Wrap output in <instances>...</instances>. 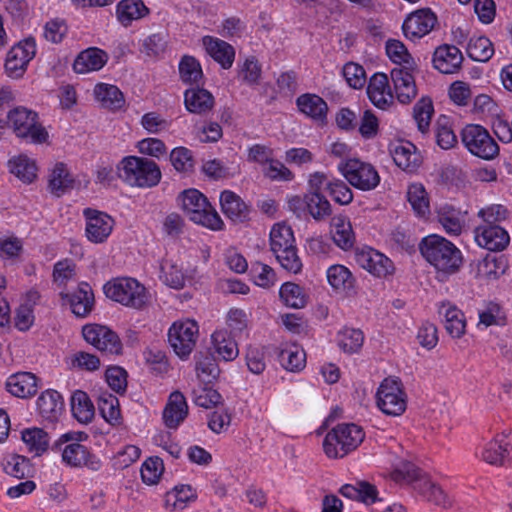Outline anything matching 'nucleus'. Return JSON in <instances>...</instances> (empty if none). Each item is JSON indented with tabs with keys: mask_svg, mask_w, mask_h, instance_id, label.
Masks as SVG:
<instances>
[{
	"mask_svg": "<svg viewBox=\"0 0 512 512\" xmlns=\"http://www.w3.org/2000/svg\"><path fill=\"white\" fill-rule=\"evenodd\" d=\"M419 250L425 260L435 268L438 277L444 279L456 273L462 266L461 251L449 240L437 234L424 237Z\"/></svg>",
	"mask_w": 512,
	"mask_h": 512,
	"instance_id": "obj_1",
	"label": "nucleus"
},
{
	"mask_svg": "<svg viewBox=\"0 0 512 512\" xmlns=\"http://www.w3.org/2000/svg\"><path fill=\"white\" fill-rule=\"evenodd\" d=\"M270 250L283 269L293 274L301 272L303 264L298 256L294 233L290 226L277 223L272 227Z\"/></svg>",
	"mask_w": 512,
	"mask_h": 512,
	"instance_id": "obj_2",
	"label": "nucleus"
},
{
	"mask_svg": "<svg viewBox=\"0 0 512 512\" xmlns=\"http://www.w3.org/2000/svg\"><path fill=\"white\" fill-rule=\"evenodd\" d=\"M119 177L128 185L151 188L161 180L159 166L145 157L126 156L118 165Z\"/></svg>",
	"mask_w": 512,
	"mask_h": 512,
	"instance_id": "obj_3",
	"label": "nucleus"
},
{
	"mask_svg": "<svg viewBox=\"0 0 512 512\" xmlns=\"http://www.w3.org/2000/svg\"><path fill=\"white\" fill-rule=\"evenodd\" d=\"M88 438L84 432H67L62 434L52 445V450L62 451V460L70 467L87 466L92 470H98L100 460L92 455L81 441Z\"/></svg>",
	"mask_w": 512,
	"mask_h": 512,
	"instance_id": "obj_4",
	"label": "nucleus"
},
{
	"mask_svg": "<svg viewBox=\"0 0 512 512\" xmlns=\"http://www.w3.org/2000/svg\"><path fill=\"white\" fill-rule=\"evenodd\" d=\"M364 437L365 433L360 426L354 423L338 424L325 436L323 450L329 458H343L355 450Z\"/></svg>",
	"mask_w": 512,
	"mask_h": 512,
	"instance_id": "obj_5",
	"label": "nucleus"
},
{
	"mask_svg": "<svg viewBox=\"0 0 512 512\" xmlns=\"http://www.w3.org/2000/svg\"><path fill=\"white\" fill-rule=\"evenodd\" d=\"M179 199L190 220L214 231L222 230L224 223L207 198L197 189L183 191Z\"/></svg>",
	"mask_w": 512,
	"mask_h": 512,
	"instance_id": "obj_6",
	"label": "nucleus"
},
{
	"mask_svg": "<svg viewBox=\"0 0 512 512\" xmlns=\"http://www.w3.org/2000/svg\"><path fill=\"white\" fill-rule=\"evenodd\" d=\"M107 298L124 306L141 309L148 302L146 288L136 279L129 277L115 278L103 286Z\"/></svg>",
	"mask_w": 512,
	"mask_h": 512,
	"instance_id": "obj_7",
	"label": "nucleus"
},
{
	"mask_svg": "<svg viewBox=\"0 0 512 512\" xmlns=\"http://www.w3.org/2000/svg\"><path fill=\"white\" fill-rule=\"evenodd\" d=\"M8 120L17 137L32 143H43L48 138V132L38 122V115L32 110L17 107L10 111Z\"/></svg>",
	"mask_w": 512,
	"mask_h": 512,
	"instance_id": "obj_8",
	"label": "nucleus"
},
{
	"mask_svg": "<svg viewBox=\"0 0 512 512\" xmlns=\"http://www.w3.org/2000/svg\"><path fill=\"white\" fill-rule=\"evenodd\" d=\"M378 408L388 416H400L407 407L406 393L398 378H385L376 393Z\"/></svg>",
	"mask_w": 512,
	"mask_h": 512,
	"instance_id": "obj_9",
	"label": "nucleus"
},
{
	"mask_svg": "<svg viewBox=\"0 0 512 512\" xmlns=\"http://www.w3.org/2000/svg\"><path fill=\"white\" fill-rule=\"evenodd\" d=\"M461 140L468 151L479 158L491 160L499 153L498 144L481 125H466L462 129Z\"/></svg>",
	"mask_w": 512,
	"mask_h": 512,
	"instance_id": "obj_10",
	"label": "nucleus"
},
{
	"mask_svg": "<svg viewBox=\"0 0 512 512\" xmlns=\"http://www.w3.org/2000/svg\"><path fill=\"white\" fill-rule=\"evenodd\" d=\"M338 170L353 187L362 191L373 190L380 183V176L375 167L358 159H348L339 163Z\"/></svg>",
	"mask_w": 512,
	"mask_h": 512,
	"instance_id": "obj_11",
	"label": "nucleus"
},
{
	"mask_svg": "<svg viewBox=\"0 0 512 512\" xmlns=\"http://www.w3.org/2000/svg\"><path fill=\"white\" fill-rule=\"evenodd\" d=\"M198 334L199 327L194 320L176 321L168 330V341L179 358L187 359L196 345Z\"/></svg>",
	"mask_w": 512,
	"mask_h": 512,
	"instance_id": "obj_12",
	"label": "nucleus"
},
{
	"mask_svg": "<svg viewBox=\"0 0 512 512\" xmlns=\"http://www.w3.org/2000/svg\"><path fill=\"white\" fill-rule=\"evenodd\" d=\"M85 341L100 352L111 355L122 353V343L119 336L110 328L98 324L85 325L82 329Z\"/></svg>",
	"mask_w": 512,
	"mask_h": 512,
	"instance_id": "obj_13",
	"label": "nucleus"
},
{
	"mask_svg": "<svg viewBox=\"0 0 512 512\" xmlns=\"http://www.w3.org/2000/svg\"><path fill=\"white\" fill-rule=\"evenodd\" d=\"M86 219L85 233L87 239L95 244L103 243L110 236L114 219L104 212L87 208L84 210Z\"/></svg>",
	"mask_w": 512,
	"mask_h": 512,
	"instance_id": "obj_14",
	"label": "nucleus"
},
{
	"mask_svg": "<svg viewBox=\"0 0 512 512\" xmlns=\"http://www.w3.org/2000/svg\"><path fill=\"white\" fill-rule=\"evenodd\" d=\"M61 299L66 301L72 313L79 318L87 317L95 306L94 292L90 284L80 282L71 293H60Z\"/></svg>",
	"mask_w": 512,
	"mask_h": 512,
	"instance_id": "obj_15",
	"label": "nucleus"
},
{
	"mask_svg": "<svg viewBox=\"0 0 512 512\" xmlns=\"http://www.w3.org/2000/svg\"><path fill=\"white\" fill-rule=\"evenodd\" d=\"M478 246L489 251H503L510 243L509 233L501 225H479L474 229Z\"/></svg>",
	"mask_w": 512,
	"mask_h": 512,
	"instance_id": "obj_16",
	"label": "nucleus"
},
{
	"mask_svg": "<svg viewBox=\"0 0 512 512\" xmlns=\"http://www.w3.org/2000/svg\"><path fill=\"white\" fill-rule=\"evenodd\" d=\"M356 262L360 267L377 277H386L394 271L392 261L384 254L372 249L364 248L356 253Z\"/></svg>",
	"mask_w": 512,
	"mask_h": 512,
	"instance_id": "obj_17",
	"label": "nucleus"
},
{
	"mask_svg": "<svg viewBox=\"0 0 512 512\" xmlns=\"http://www.w3.org/2000/svg\"><path fill=\"white\" fill-rule=\"evenodd\" d=\"M415 71L417 69L395 67L390 72L396 98L402 104L410 103L417 95V87L413 75Z\"/></svg>",
	"mask_w": 512,
	"mask_h": 512,
	"instance_id": "obj_18",
	"label": "nucleus"
},
{
	"mask_svg": "<svg viewBox=\"0 0 512 512\" xmlns=\"http://www.w3.org/2000/svg\"><path fill=\"white\" fill-rule=\"evenodd\" d=\"M433 66L443 74L456 73L462 64L463 55L454 45L443 44L433 54Z\"/></svg>",
	"mask_w": 512,
	"mask_h": 512,
	"instance_id": "obj_19",
	"label": "nucleus"
},
{
	"mask_svg": "<svg viewBox=\"0 0 512 512\" xmlns=\"http://www.w3.org/2000/svg\"><path fill=\"white\" fill-rule=\"evenodd\" d=\"M220 205L223 214L234 223H243L250 219V206L230 190L221 193Z\"/></svg>",
	"mask_w": 512,
	"mask_h": 512,
	"instance_id": "obj_20",
	"label": "nucleus"
},
{
	"mask_svg": "<svg viewBox=\"0 0 512 512\" xmlns=\"http://www.w3.org/2000/svg\"><path fill=\"white\" fill-rule=\"evenodd\" d=\"M390 154L394 163L403 171L414 172L421 164L416 147L409 141H400L390 145Z\"/></svg>",
	"mask_w": 512,
	"mask_h": 512,
	"instance_id": "obj_21",
	"label": "nucleus"
},
{
	"mask_svg": "<svg viewBox=\"0 0 512 512\" xmlns=\"http://www.w3.org/2000/svg\"><path fill=\"white\" fill-rule=\"evenodd\" d=\"M188 415L186 398L180 391L170 394L163 410V421L167 428L176 429Z\"/></svg>",
	"mask_w": 512,
	"mask_h": 512,
	"instance_id": "obj_22",
	"label": "nucleus"
},
{
	"mask_svg": "<svg viewBox=\"0 0 512 512\" xmlns=\"http://www.w3.org/2000/svg\"><path fill=\"white\" fill-rule=\"evenodd\" d=\"M367 95L370 101L380 109H386L393 103L388 77L384 73H375L368 83Z\"/></svg>",
	"mask_w": 512,
	"mask_h": 512,
	"instance_id": "obj_23",
	"label": "nucleus"
},
{
	"mask_svg": "<svg viewBox=\"0 0 512 512\" xmlns=\"http://www.w3.org/2000/svg\"><path fill=\"white\" fill-rule=\"evenodd\" d=\"M37 381V377L31 372H17L8 377L6 389L15 397L28 398L36 394Z\"/></svg>",
	"mask_w": 512,
	"mask_h": 512,
	"instance_id": "obj_24",
	"label": "nucleus"
},
{
	"mask_svg": "<svg viewBox=\"0 0 512 512\" xmlns=\"http://www.w3.org/2000/svg\"><path fill=\"white\" fill-rule=\"evenodd\" d=\"M37 409L43 419L50 422L56 421L64 409L61 394L53 389L42 392L37 399Z\"/></svg>",
	"mask_w": 512,
	"mask_h": 512,
	"instance_id": "obj_25",
	"label": "nucleus"
},
{
	"mask_svg": "<svg viewBox=\"0 0 512 512\" xmlns=\"http://www.w3.org/2000/svg\"><path fill=\"white\" fill-rule=\"evenodd\" d=\"M203 44L207 53L221 65L223 69H229L235 58V50L229 43L218 38L206 35Z\"/></svg>",
	"mask_w": 512,
	"mask_h": 512,
	"instance_id": "obj_26",
	"label": "nucleus"
},
{
	"mask_svg": "<svg viewBox=\"0 0 512 512\" xmlns=\"http://www.w3.org/2000/svg\"><path fill=\"white\" fill-rule=\"evenodd\" d=\"M107 54L98 48H88L76 57L73 70L78 74H86L100 70L107 62Z\"/></svg>",
	"mask_w": 512,
	"mask_h": 512,
	"instance_id": "obj_27",
	"label": "nucleus"
},
{
	"mask_svg": "<svg viewBox=\"0 0 512 512\" xmlns=\"http://www.w3.org/2000/svg\"><path fill=\"white\" fill-rule=\"evenodd\" d=\"M327 280L330 286L340 293L351 295L355 293V278L351 271L341 264H334L327 269Z\"/></svg>",
	"mask_w": 512,
	"mask_h": 512,
	"instance_id": "obj_28",
	"label": "nucleus"
},
{
	"mask_svg": "<svg viewBox=\"0 0 512 512\" xmlns=\"http://www.w3.org/2000/svg\"><path fill=\"white\" fill-rule=\"evenodd\" d=\"M437 16L430 8L418 9L410 13L402 24V32H432Z\"/></svg>",
	"mask_w": 512,
	"mask_h": 512,
	"instance_id": "obj_29",
	"label": "nucleus"
},
{
	"mask_svg": "<svg viewBox=\"0 0 512 512\" xmlns=\"http://www.w3.org/2000/svg\"><path fill=\"white\" fill-rule=\"evenodd\" d=\"M184 104L190 113L201 115L213 108L214 97L204 88H190L184 92Z\"/></svg>",
	"mask_w": 512,
	"mask_h": 512,
	"instance_id": "obj_30",
	"label": "nucleus"
},
{
	"mask_svg": "<svg viewBox=\"0 0 512 512\" xmlns=\"http://www.w3.org/2000/svg\"><path fill=\"white\" fill-rule=\"evenodd\" d=\"M334 243L344 251L351 249L355 242V235L349 219L343 215H336L331 219V231Z\"/></svg>",
	"mask_w": 512,
	"mask_h": 512,
	"instance_id": "obj_31",
	"label": "nucleus"
},
{
	"mask_svg": "<svg viewBox=\"0 0 512 512\" xmlns=\"http://www.w3.org/2000/svg\"><path fill=\"white\" fill-rule=\"evenodd\" d=\"M439 314L444 318V327L453 338H460L466 329L464 313L455 305L443 303L439 308Z\"/></svg>",
	"mask_w": 512,
	"mask_h": 512,
	"instance_id": "obj_32",
	"label": "nucleus"
},
{
	"mask_svg": "<svg viewBox=\"0 0 512 512\" xmlns=\"http://www.w3.org/2000/svg\"><path fill=\"white\" fill-rule=\"evenodd\" d=\"M149 12L143 0H121L116 6L117 19L125 27L144 18Z\"/></svg>",
	"mask_w": 512,
	"mask_h": 512,
	"instance_id": "obj_33",
	"label": "nucleus"
},
{
	"mask_svg": "<svg viewBox=\"0 0 512 512\" xmlns=\"http://www.w3.org/2000/svg\"><path fill=\"white\" fill-rule=\"evenodd\" d=\"M300 112L313 120L323 122L326 119L328 106L327 103L316 94H303L296 100Z\"/></svg>",
	"mask_w": 512,
	"mask_h": 512,
	"instance_id": "obj_34",
	"label": "nucleus"
},
{
	"mask_svg": "<svg viewBox=\"0 0 512 512\" xmlns=\"http://www.w3.org/2000/svg\"><path fill=\"white\" fill-rule=\"evenodd\" d=\"M414 490L422 495L428 502L435 505L443 508H448L452 505V501L446 492L428 477L417 481L414 485Z\"/></svg>",
	"mask_w": 512,
	"mask_h": 512,
	"instance_id": "obj_35",
	"label": "nucleus"
},
{
	"mask_svg": "<svg viewBox=\"0 0 512 512\" xmlns=\"http://www.w3.org/2000/svg\"><path fill=\"white\" fill-rule=\"evenodd\" d=\"M71 411L80 423H89L95 415V409L88 394L82 390H76L71 396Z\"/></svg>",
	"mask_w": 512,
	"mask_h": 512,
	"instance_id": "obj_36",
	"label": "nucleus"
},
{
	"mask_svg": "<svg viewBox=\"0 0 512 512\" xmlns=\"http://www.w3.org/2000/svg\"><path fill=\"white\" fill-rule=\"evenodd\" d=\"M94 95L104 107L111 110L120 109L125 103L123 93L115 85L99 83L94 88Z\"/></svg>",
	"mask_w": 512,
	"mask_h": 512,
	"instance_id": "obj_37",
	"label": "nucleus"
},
{
	"mask_svg": "<svg viewBox=\"0 0 512 512\" xmlns=\"http://www.w3.org/2000/svg\"><path fill=\"white\" fill-rule=\"evenodd\" d=\"M215 352L225 361H232L238 356V347L235 340L226 330H217L212 336Z\"/></svg>",
	"mask_w": 512,
	"mask_h": 512,
	"instance_id": "obj_38",
	"label": "nucleus"
},
{
	"mask_svg": "<svg viewBox=\"0 0 512 512\" xmlns=\"http://www.w3.org/2000/svg\"><path fill=\"white\" fill-rule=\"evenodd\" d=\"M468 56L478 62H486L494 55L492 41L485 35H474L467 45Z\"/></svg>",
	"mask_w": 512,
	"mask_h": 512,
	"instance_id": "obj_39",
	"label": "nucleus"
},
{
	"mask_svg": "<svg viewBox=\"0 0 512 512\" xmlns=\"http://www.w3.org/2000/svg\"><path fill=\"white\" fill-rule=\"evenodd\" d=\"M386 54L389 59L398 65L397 67H405L406 69H417V64L406 46L399 40L389 39L386 42Z\"/></svg>",
	"mask_w": 512,
	"mask_h": 512,
	"instance_id": "obj_40",
	"label": "nucleus"
},
{
	"mask_svg": "<svg viewBox=\"0 0 512 512\" xmlns=\"http://www.w3.org/2000/svg\"><path fill=\"white\" fill-rule=\"evenodd\" d=\"M507 442L505 436L496 435L483 448L482 459L491 465H503L509 458L507 447L503 443Z\"/></svg>",
	"mask_w": 512,
	"mask_h": 512,
	"instance_id": "obj_41",
	"label": "nucleus"
},
{
	"mask_svg": "<svg viewBox=\"0 0 512 512\" xmlns=\"http://www.w3.org/2000/svg\"><path fill=\"white\" fill-rule=\"evenodd\" d=\"M179 76L183 83L199 85L203 79V71L199 61L190 55H184L179 62Z\"/></svg>",
	"mask_w": 512,
	"mask_h": 512,
	"instance_id": "obj_42",
	"label": "nucleus"
},
{
	"mask_svg": "<svg viewBox=\"0 0 512 512\" xmlns=\"http://www.w3.org/2000/svg\"><path fill=\"white\" fill-rule=\"evenodd\" d=\"M71 178L65 164L57 163L49 176L48 188L57 197L62 196L68 189L72 188Z\"/></svg>",
	"mask_w": 512,
	"mask_h": 512,
	"instance_id": "obj_43",
	"label": "nucleus"
},
{
	"mask_svg": "<svg viewBox=\"0 0 512 512\" xmlns=\"http://www.w3.org/2000/svg\"><path fill=\"white\" fill-rule=\"evenodd\" d=\"M306 199L307 212L315 221L325 220L332 214L331 205L321 192H307Z\"/></svg>",
	"mask_w": 512,
	"mask_h": 512,
	"instance_id": "obj_44",
	"label": "nucleus"
},
{
	"mask_svg": "<svg viewBox=\"0 0 512 512\" xmlns=\"http://www.w3.org/2000/svg\"><path fill=\"white\" fill-rule=\"evenodd\" d=\"M22 440L30 452L40 456L48 449L50 437L41 428H30L22 432Z\"/></svg>",
	"mask_w": 512,
	"mask_h": 512,
	"instance_id": "obj_45",
	"label": "nucleus"
},
{
	"mask_svg": "<svg viewBox=\"0 0 512 512\" xmlns=\"http://www.w3.org/2000/svg\"><path fill=\"white\" fill-rule=\"evenodd\" d=\"M438 221L446 233L460 235L463 228V218L460 211L450 206L442 207L438 212Z\"/></svg>",
	"mask_w": 512,
	"mask_h": 512,
	"instance_id": "obj_46",
	"label": "nucleus"
},
{
	"mask_svg": "<svg viewBox=\"0 0 512 512\" xmlns=\"http://www.w3.org/2000/svg\"><path fill=\"white\" fill-rule=\"evenodd\" d=\"M10 172L25 183H31L36 178L37 167L27 156H18L9 161Z\"/></svg>",
	"mask_w": 512,
	"mask_h": 512,
	"instance_id": "obj_47",
	"label": "nucleus"
},
{
	"mask_svg": "<svg viewBox=\"0 0 512 512\" xmlns=\"http://www.w3.org/2000/svg\"><path fill=\"white\" fill-rule=\"evenodd\" d=\"M98 409L101 416L109 424L116 426L121 424V412L119 400L112 394L103 395L99 398Z\"/></svg>",
	"mask_w": 512,
	"mask_h": 512,
	"instance_id": "obj_48",
	"label": "nucleus"
},
{
	"mask_svg": "<svg viewBox=\"0 0 512 512\" xmlns=\"http://www.w3.org/2000/svg\"><path fill=\"white\" fill-rule=\"evenodd\" d=\"M279 295L286 306L294 309L303 308L307 303L304 290L299 285L292 282L282 284Z\"/></svg>",
	"mask_w": 512,
	"mask_h": 512,
	"instance_id": "obj_49",
	"label": "nucleus"
},
{
	"mask_svg": "<svg viewBox=\"0 0 512 512\" xmlns=\"http://www.w3.org/2000/svg\"><path fill=\"white\" fill-rule=\"evenodd\" d=\"M278 359L283 368L291 372H296L305 367L306 355L302 349L293 346L281 350Z\"/></svg>",
	"mask_w": 512,
	"mask_h": 512,
	"instance_id": "obj_50",
	"label": "nucleus"
},
{
	"mask_svg": "<svg viewBox=\"0 0 512 512\" xmlns=\"http://www.w3.org/2000/svg\"><path fill=\"white\" fill-rule=\"evenodd\" d=\"M434 107L429 97H422L413 107V118L417 123L418 130L426 133L429 130Z\"/></svg>",
	"mask_w": 512,
	"mask_h": 512,
	"instance_id": "obj_51",
	"label": "nucleus"
},
{
	"mask_svg": "<svg viewBox=\"0 0 512 512\" xmlns=\"http://www.w3.org/2000/svg\"><path fill=\"white\" fill-rule=\"evenodd\" d=\"M407 199L417 215L425 216L429 213V200L423 185H410L407 191Z\"/></svg>",
	"mask_w": 512,
	"mask_h": 512,
	"instance_id": "obj_52",
	"label": "nucleus"
},
{
	"mask_svg": "<svg viewBox=\"0 0 512 512\" xmlns=\"http://www.w3.org/2000/svg\"><path fill=\"white\" fill-rule=\"evenodd\" d=\"M364 341V335L361 330L354 328H344L338 334L339 347L348 353L358 351Z\"/></svg>",
	"mask_w": 512,
	"mask_h": 512,
	"instance_id": "obj_53",
	"label": "nucleus"
},
{
	"mask_svg": "<svg viewBox=\"0 0 512 512\" xmlns=\"http://www.w3.org/2000/svg\"><path fill=\"white\" fill-rule=\"evenodd\" d=\"M160 278L167 286L174 289H181L185 285V275L182 269L168 260L161 264Z\"/></svg>",
	"mask_w": 512,
	"mask_h": 512,
	"instance_id": "obj_54",
	"label": "nucleus"
},
{
	"mask_svg": "<svg viewBox=\"0 0 512 512\" xmlns=\"http://www.w3.org/2000/svg\"><path fill=\"white\" fill-rule=\"evenodd\" d=\"M479 323L486 327L492 325L502 326L506 324V316L501 306L496 302H488L482 310H479Z\"/></svg>",
	"mask_w": 512,
	"mask_h": 512,
	"instance_id": "obj_55",
	"label": "nucleus"
},
{
	"mask_svg": "<svg viewBox=\"0 0 512 512\" xmlns=\"http://www.w3.org/2000/svg\"><path fill=\"white\" fill-rule=\"evenodd\" d=\"M251 277L257 286L269 288L276 282V273L269 265L255 262L250 269Z\"/></svg>",
	"mask_w": 512,
	"mask_h": 512,
	"instance_id": "obj_56",
	"label": "nucleus"
},
{
	"mask_svg": "<svg viewBox=\"0 0 512 512\" xmlns=\"http://www.w3.org/2000/svg\"><path fill=\"white\" fill-rule=\"evenodd\" d=\"M436 142L442 149H450L457 143V137L449 125V119L441 116L436 123Z\"/></svg>",
	"mask_w": 512,
	"mask_h": 512,
	"instance_id": "obj_57",
	"label": "nucleus"
},
{
	"mask_svg": "<svg viewBox=\"0 0 512 512\" xmlns=\"http://www.w3.org/2000/svg\"><path fill=\"white\" fill-rule=\"evenodd\" d=\"M509 215L508 209L501 204H491L481 208L477 216L482 219L481 225H500V223L507 219Z\"/></svg>",
	"mask_w": 512,
	"mask_h": 512,
	"instance_id": "obj_58",
	"label": "nucleus"
},
{
	"mask_svg": "<svg viewBox=\"0 0 512 512\" xmlns=\"http://www.w3.org/2000/svg\"><path fill=\"white\" fill-rule=\"evenodd\" d=\"M196 372L202 382L211 383L218 377L220 369L211 355H204L197 360Z\"/></svg>",
	"mask_w": 512,
	"mask_h": 512,
	"instance_id": "obj_59",
	"label": "nucleus"
},
{
	"mask_svg": "<svg viewBox=\"0 0 512 512\" xmlns=\"http://www.w3.org/2000/svg\"><path fill=\"white\" fill-rule=\"evenodd\" d=\"M326 188L332 199L340 205H348L353 200L349 186L341 179H333L326 183Z\"/></svg>",
	"mask_w": 512,
	"mask_h": 512,
	"instance_id": "obj_60",
	"label": "nucleus"
},
{
	"mask_svg": "<svg viewBox=\"0 0 512 512\" xmlns=\"http://www.w3.org/2000/svg\"><path fill=\"white\" fill-rule=\"evenodd\" d=\"M164 470L163 460L160 457H150L141 468V477L144 483L152 485L157 483Z\"/></svg>",
	"mask_w": 512,
	"mask_h": 512,
	"instance_id": "obj_61",
	"label": "nucleus"
},
{
	"mask_svg": "<svg viewBox=\"0 0 512 512\" xmlns=\"http://www.w3.org/2000/svg\"><path fill=\"white\" fill-rule=\"evenodd\" d=\"M342 75L347 84L354 89H360L366 83V72L364 68L357 63H346L342 68Z\"/></svg>",
	"mask_w": 512,
	"mask_h": 512,
	"instance_id": "obj_62",
	"label": "nucleus"
},
{
	"mask_svg": "<svg viewBox=\"0 0 512 512\" xmlns=\"http://www.w3.org/2000/svg\"><path fill=\"white\" fill-rule=\"evenodd\" d=\"M263 175L273 181H291L294 174L281 161L274 157L263 167Z\"/></svg>",
	"mask_w": 512,
	"mask_h": 512,
	"instance_id": "obj_63",
	"label": "nucleus"
},
{
	"mask_svg": "<svg viewBox=\"0 0 512 512\" xmlns=\"http://www.w3.org/2000/svg\"><path fill=\"white\" fill-rule=\"evenodd\" d=\"M6 474L18 479L24 478L30 471L28 459L20 455H12L3 463Z\"/></svg>",
	"mask_w": 512,
	"mask_h": 512,
	"instance_id": "obj_64",
	"label": "nucleus"
}]
</instances>
